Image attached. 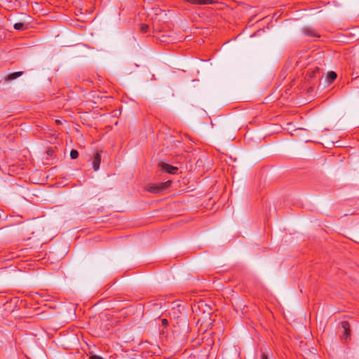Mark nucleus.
Masks as SVG:
<instances>
[{
  "instance_id": "6e6552de",
  "label": "nucleus",
  "mask_w": 359,
  "mask_h": 359,
  "mask_svg": "<svg viewBox=\"0 0 359 359\" xmlns=\"http://www.w3.org/2000/svg\"><path fill=\"white\" fill-rule=\"evenodd\" d=\"M217 3L215 0H198V5L213 4Z\"/></svg>"
},
{
  "instance_id": "20e7f679",
  "label": "nucleus",
  "mask_w": 359,
  "mask_h": 359,
  "mask_svg": "<svg viewBox=\"0 0 359 359\" xmlns=\"http://www.w3.org/2000/svg\"><path fill=\"white\" fill-rule=\"evenodd\" d=\"M341 327L344 330L343 337L347 339L350 334L349 323L347 321H343L341 322Z\"/></svg>"
},
{
  "instance_id": "7ed1b4c3",
  "label": "nucleus",
  "mask_w": 359,
  "mask_h": 359,
  "mask_svg": "<svg viewBox=\"0 0 359 359\" xmlns=\"http://www.w3.org/2000/svg\"><path fill=\"white\" fill-rule=\"evenodd\" d=\"M100 162H101L100 154L99 152H96L94 155V158H93V163H92L93 170L95 171H97L99 170Z\"/></svg>"
},
{
  "instance_id": "39448f33",
  "label": "nucleus",
  "mask_w": 359,
  "mask_h": 359,
  "mask_svg": "<svg viewBox=\"0 0 359 359\" xmlns=\"http://www.w3.org/2000/svg\"><path fill=\"white\" fill-rule=\"evenodd\" d=\"M337 75L334 72H330L327 73L326 76V81L328 84L331 83L334 80L336 79Z\"/></svg>"
},
{
  "instance_id": "ddd939ff",
  "label": "nucleus",
  "mask_w": 359,
  "mask_h": 359,
  "mask_svg": "<svg viewBox=\"0 0 359 359\" xmlns=\"http://www.w3.org/2000/svg\"><path fill=\"white\" fill-rule=\"evenodd\" d=\"M261 359H269V358L265 353H262V356H261Z\"/></svg>"
},
{
  "instance_id": "1a4fd4ad",
  "label": "nucleus",
  "mask_w": 359,
  "mask_h": 359,
  "mask_svg": "<svg viewBox=\"0 0 359 359\" xmlns=\"http://www.w3.org/2000/svg\"><path fill=\"white\" fill-rule=\"evenodd\" d=\"M14 28L16 30H23L26 28V26L24 23L22 22H18L14 25Z\"/></svg>"
},
{
  "instance_id": "f8f14e48",
  "label": "nucleus",
  "mask_w": 359,
  "mask_h": 359,
  "mask_svg": "<svg viewBox=\"0 0 359 359\" xmlns=\"http://www.w3.org/2000/svg\"><path fill=\"white\" fill-rule=\"evenodd\" d=\"M187 1L193 4H198V0H186Z\"/></svg>"
},
{
  "instance_id": "9d476101",
  "label": "nucleus",
  "mask_w": 359,
  "mask_h": 359,
  "mask_svg": "<svg viewBox=\"0 0 359 359\" xmlns=\"http://www.w3.org/2000/svg\"><path fill=\"white\" fill-rule=\"evenodd\" d=\"M79 156V152L76 150L72 149L70 152V157L72 159H76Z\"/></svg>"
},
{
  "instance_id": "423d86ee",
  "label": "nucleus",
  "mask_w": 359,
  "mask_h": 359,
  "mask_svg": "<svg viewBox=\"0 0 359 359\" xmlns=\"http://www.w3.org/2000/svg\"><path fill=\"white\" fill-rule=\"evenodd\" d=\"M304 32L305 35L309 36H313V37H319L320 36V35L318 34H317L315 31H313V29H311L310 28H305L304 29Z\"/></svg>"
},
{
  "instance_id": "f03ea898",
  "label": "nucleus",
  "mask_w": 359,
  "mask_h": 359,
  "mask_svg": "<svg viewBox=\"0 0 359 359\" xmlns=\"http://www.w3.org/2000/svg\"><path fill=\"white\" fill-rule=\"evenodd\" d=\"M161 170L165 171L169 174H175L178 170L177 167L171 165L166 163H161L159 164Z\"/></svg>"
},
{
  "instance_id": "0eeeda50",
  "label": "nucleus",
  "mask_w": 359,
  "mask_h": 359,
  "mask_svg": "<svg viewBox=\"0 0 359 359\" xmlns=\"http://www.w3.org/2000/svg\"><path fill=\"white\" fill-rule=\"evenodd\" d=\"M22 74H23L22 72H16L9 74L8 76V79L9 80H14V79L20 77L21 75H22Z\"/></svg>"
},
{
  "instance_id": "2eb2a0df",
  "label": "nucleus",
  "mask_w": 359,
  "mask_h": 359,
  "mask_svg": "<svg viewBox=\"0 0 359 359\" xmlns=\"http://www.w3.org/2000/svg\"><path fill=\"white\" fill-rule=\"evenodd\" d=\"M162 324H163V325H167V324H168V320H167L166 319H163V320H162Z\"/></svg>"
},
{
  "instance_id": "9b49d317",
  "label": "nucleus",
  "mask_w": 359,
  "mask_h": 359,
  "mask_svg": "<svg viewBox=\"0 0 359 359\" xmlns=\"http://www.w3.org/2000/svg\"><path fill=\"white\" fill-rule=\"evenodd\" d=\"M140 31L142 33H147L149 31V26L146 24H142L140 25Z\"/></svg>"
},
{
  "instance_id": "4468645a",
  "label": "nucleus",
  "mask_w": 359,
  "mask_h": 359,
  "mask_svg": "<svg viewBox=\"0 0 359 359\" xmlns=\"http://www.w3.org/2000/svg\"><path fill=\"white\" fill-rule=\"evenodd\" d=\"M203 306H206V304L203 302H201L198 303V307H201Z\"/></svg>"
},
{
  "instance_id": "f257e3e1",
  "label": "nucleus",
  "mask_w": 359,
  "mask_h": 359,
  "mask_svg": "<svg viewBox=\"0 0 359 359\" xmlns=\"http://www.w3.org/2000/svg\"><path fill=\"white\" fill-rule=\"evenodd\" d=\"M170 184H171L170 180H168L165 182L157 183V184H155V183L149 184L147 186V190L151 193L157 194V193H160V192L163 191V190L166 189L167 188H168Z\"/></svg>"
}]
</instances>
